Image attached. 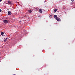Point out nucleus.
<instances>
[{"label":"nucleus","mask_w":75,"mask_h":75,"mask_svg":"<svg viewBox=\"0 0 75 75\" xmlns=\"http://www.w3.org/2000/svg\"><path fill=\"white\" fill-rule=\"evenodd\" d=\"M56 20H57V21H61V19L59 18H57Z\"/></svg>","instance_id":"nucleus-1"},{"label":"nucleus","mask_w":75,"mask_h":75,"mask_svg":"<svg viewBox=\"0 0 75 75\" xmlns=\"http://www.w3.org/2000/svg\"><path fill=\"white\" fill-rule=\"evenodd\" d=\"M4 22L5 23H8V21L6 20H4Z\"/></svg>","instance_id":"nucleus-2"},{"label":"nucleus","mask_w":75,"mask_h":75,"mask_svg":"<svg viewBox=\"0 0 75 75\" xmlns=\"http://www.w3.org/2000/svg\"><path fill=\"white\" fill-rule=\"evenodd\" d=\"M39 11L40 13H42V9H39Z\"/></svg>","instance_id":"nucleus-3"},{"label":"nucleus","mask_w":75,"mask_h":75,"mask_svg":"<svg viewBox=\"0 0 75 75\" xmlns=\"http://www.w3.org/2000/svg\"><path fill=\"white\" fill-rule=\"evenodd\" d=\"M8 15H9V16H10V15H11V12L10 11H8Z\"/></svg>","instance_id":"nucleus-4"},{"label":"nucleus","mask_w":75,"mask_h":75,"mask_svg":"<svg viewBox=\"0 0 75 75\" xmlns=\"http://www.w3.org/2000/svg\"><path fill=\"white\" fill-rule=\"evenodd\" d=\"M54 18H56V19L58 18V17H57V16L56 15H55L54 16Z\"/></svg>","instance_id":"nucleus-5"},{"label":"nucleus","mask_w":75,"mask_h":75,"mask_svg":"<svg viewBox=\"0 0 75 75\" xmlns=\"http://www.w3.org/2000/svg\"><path fill=\"white\" fill-rule=\"evenodd\" d=\"M8 4H12V3L10 1H8Z\"/></svg>","instance_id":"nucleus-6"},{"label":"nucleus","mask_w":75,"mask_h":75,"mask_svg":"<svg viewBox=\"0 0 75 75\" xmlns=\"http://www.w3.org/2000/svg\"><path fill=\"white\" fill-rule=\"evenodd\" d=\"M4 33L3 32H2L1 33V35H2L3 36L4 35Z\"/></svg>","instance_id":"nucleus-7"},{"label":"nucleus","mask_w":75,"mask_h":75,"mask_svg":"<svg viewBox=\"0 0 75 75\" xmlns=\"http://www.w3.org/2000/svg\"><path fill=\"white\" fill-rule=\"evenodd\" d=\"M28 12L30 13H31V10H28Z\"/></svg>","instance_id":"nucleus-8"},{"label":"nucleus","mask_w":75,"mask_h":75,"mask_svg":"<svg viewBox=\"0 0 75 75\" xmlns=\"http://www.w3.org/2000/svg\"><path fill=\"white\" fill-rule=\"evenodd\" d=\"M8 38H7L5 39L4 40V42H6V41H7V40Z\"/></svg>","instance_id":"nucleus-9"},{"label":"nucleus","mask_w":75,"mask_h":75,"mask_svg":"<svg viewBox=\"0 0 75 75\" xmlns=\"http://www.w3.org/2000/svg\"><path fill=\"white\" fill-rule=\"evenodd\" d=\"M57 11V9H55V10H54V12H56V11Z\"/></svg>","instance_id":"nucleus-10"},{"label":"nucleus","mask_w":75,"mask_h":75,"mask_svg":"<svg viewBox=\"0 0 75 75\" xmlns=\"http://www.w3.org/2000/svg\"><path fill=\"white\" fill-rule=\"evenodd\" d=\"M50 18H51V17H52V15H50Z\"/></svg>","instance_id":"nucleus-11"},{"label":"nucleus","mask_w":75,"mask_h":75,"mask_svg":"<svg viewBox=\"0 0 75 75\" xmlns=\"http://www.w3.org/2000/svg\"><path fill=\"white\" fill-rule=\"evenodd\" d=\"M71 0V1H73H73H74V0Z\"/></svg>","instance_id":"nucleus-12"},{"label":"nucleus","mask_w":75,"mask_h":75,"mask_svg":"<svg viewBox=\"0 0 75 75\" xmlns=\"http://www.w3.org/2000/svg\"><path fill=\"white\" fill-rule=\"evenodd\" d=\"M1 11V10L0 9V13Z\"/></svg>","instance_id":"nucleus-13"},{"label":"nucleus","mask_w":75,"mask_h":75,"mask_svg":"<svg viewBox=\"0 0 75 75\" xmlns=\"http://www.w3.org/2000/svg\"><path fill=\"white\" fill-rule=\"evenodd\" d=\"M3 0H0V1H1Z\"/></svg>","instance_id":"nucleus-14"},{"label":"nucleus","mask_w":75,"mask_h":75,"mask_svg":"<svg viewBox=\"0 0 75 75\" xmlns=\"http://www.w3.org/2000/svg\"><path fill=\"white\" fill-rule=\"evenodd\" d=\"M13 75H15V74H13Z\"/></svg>","instance_id":"nucleus-15"}]
</instances>
